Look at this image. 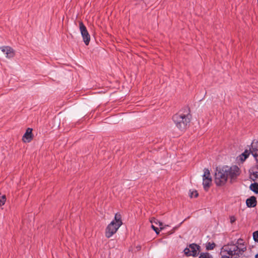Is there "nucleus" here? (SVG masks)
I'll return each instance as SVG.
<instances>
[{"label":"nucleus","mask_w":258,"mask_h":258,"mask_svg":"<svg viewBox=\"0 0 258 258\" xmlns=\"http://www.w3.org/2000/svg\"><path fill=\"white\" fill-rule=\"evenodd\" d=\"M191 118V115L188 107L180 110L172 118L176 127L181 132H184L189 126Z\"/></svg>","instance_id":"1"},{"label":"nucleus","mask_w":258,"mask_h":258,"mask_svg":"<svg viewBox=\"0 0 258 258\" xmlns=\"http://www.w3.org/2000/svg\"><path fill=\"white\" fill-rule=\"evenodd\" d=\"M243 240L239 238L235 243L233 242L224 245L221 248V252H226L229 255L238 258L246 250V246L242 242Z\"/></svg>","instance_id":"2"},{"label":"nucleus","mask_w":258,"mask_h":258,"mask_svg":"<svg viewBox=\"0 0 258 258\" xmlns=\"http://www.w3.org/2000/svg\"><path fill=\"white\" fill-rule=\"evenodd\" d=\"M222 167L227 179L229 178L230 183H233L236 181L237 177L240 174V168L237 166H229L225 165Z\"/></svg>","instance_id":"3"},{"label":"nucleus","mask_w":258,"mask_h":258,"mask_svg":"<svg viewBox=\"0 0 258 258\" xmlns=\"http://www.w3.org/2000/svg\"><path fill=\"white\" fill-rule=\"evenodd\" d=\"M222 167H217L215 171L214 180L217 186H223L227 181V178L225 175Z\"/></svg>","instance_id":"4"},{"label":"nucleus","mask_w":258,"mask_h":258,"mask_svg":"<svg viewBox=\"0 0 258 258\" xmlns=\"http://www.w3.org/2000/svg\"><path fill=\"white\" fill-rule=\"evenodd\" d=\"M200 248L201 247L199 245L192 243L188 245V247L185 248L183 251L187 256H192L196 257L198 255Z\"/></svg>","instance_id":"5"},{"label":"nucleus","mask_w":258,"mask_h":258,"mask_svg":"<svg viewBox=\"0 0 258 258\" xmlns=\"http://www.w3.org/2000/svg\"><path fill=\"white\" fill-rule=\"evenodd\" d=\"M79 28L83 41L86 45H88L90 41V35L88 32L86 27L82 21L79 22Z\"/></svg>","instance_id":"6"},{"label":"nucleus","mask_w":258,"mask_h":258,"mask_svg":"<svg viewBox=\"0 0 258 258\" xmlns=\"http://www.w3.org/2000/svg\"><path fill=\"white\" fill-rule=\"evenodd\" d=\"M119 227L114 223V221H112L110 224L108 225L105 229V236L107 238L111 237Z\"/></svg>","instance_id":"7"},{"label":"nucleus","mask_w":258,"mask_h":258,"mask_svg":"<svg viewBox=\"0 0 258 258\" xmlns=\"http://www.w3.org/2000/svg\"><path fill=\"white\" fill-rule=\"evenodd\" d=\"M0 49L6 54V57L8 58H12L15 56V50L9 46H1L0 47Z\"/></svg>","instance_id":"8"},{"label":"nucleus","mask_w":258,"mask_h":258,"mask_svg":"<svg viewBox=\"0 0 258 258\" xmlns=\"http://www.w3.org/2000/svg\"><path fill=\"white\" fill-rule=\"evenodd\" d=\"M249 150L257 160L258 157V141L253 140L251 144V147L249 148Z\"/></svg>","instance_id":"9"},{"label":"nucleus","mask_w":258,"mask_h":258,"mask_svg":"<svg viewBox=\"0 0 258 258\" xmlns=\"http://www.w3.org/2000/svg\"><path fill=\"white\" fill-rule=\"evenodd\" d=\"M33 138L32 128H28L23 136L22 140L25 143H29Z\"/></svg>","instance_id":"10"},{"label":"nucleus","mask_w":258,"mask_h":258,"mask_svg":"<svg viewBox=\"0 0 258 258\" xmlns=\"http://www.w3.org/2000/svg\"><path fill=\"white\" fill-rule=\"evenodd\" d=\"M249 171L250 178L255 181L258 178V165L253 166Z\"/></svg>","instance_id":"11"},{"label":"nucleus","mask_w":258,"mask_h":258,"mask_svg":"<svg viewBox=\"0 0 258 258\" xmlns=\"http://www.w3.org/2000/svg\"><path fill=\"white\" fill-rule=\"evenodd\" d=\"M256 199L254 196H251L246 201V206L249 208H253L256 206Z\"/></svg>","instance_id":"12"},{"label":"nucleus","mask_w":258,"mask_h":258,"mask_svg":"<svg viewBox=\"0 0 258 258\" xmlns=\"http://www.w3.org/2000/svg\"><path fill=\"white\" fill-rule=\"evenodd\" d=\"M203 184L204 189L207 191L211 185L212 182V178H203Z\"/></svg>","instance_id":"13"},{"label":"nucleus","mask_w":258,"mask_h":258,"mask_svg":"<svg viewBox=\"0 0 258 258\" xmlns=\"http://www.w3.org/2000/svg\"><path fill=\"white\" fill-rule=\"evenodd\" d=\"M150 222L152 223V224H155L158 225L160 227V230H163L164 229V227L163 226V224L162 222L159 221L158 219L154 217H152L150 220Z\"/></svg>","instance_id":"14"},{"label":"nucleus","mask_w":258,"mask_h":258,"mask_svg":"<svg viewBox=\"0 0 258 258\" xmlns=\"http://www.w3.org/2000/svg\"><path fill=\"white\" fill-rule=\"evenodd\" d=\"M112 221H114V223H115L118 227H119L122 224L121 217L119 214H115L114 218Z\"/></svg>","instance_id":"15"},{"label":"nucleus","mask_w":258,"mask_h":258,"mask_svg":"<svg viewBox=\"0 0 258 258\" xmlns=\"http://www.w3.org/2000/svg\"><path fill=\"white\" fill-rule=\"evenodd\" d=\"M250 153H251L249 150L246 149L244 152L239 156V160L242 162L244 161L248 158Z\"/></svg>","instance_id":"16"},{"label":"nucleus","mask_w":258,"mask_h":258,"mask_svg":"<svg viewBox=\"0 0 258 258\" xmlns=\"http://www.w3.org/2000/svg\"><path fill=\"white\" fill-rule=\"evenodd\" d=\"M249 188L255 194H258V183L254 182L251 183L249 186Z\"/></svg>","instance_id":"17"},{"label":"nucleus","mask_w":258,"mask_h":258,"mask_svg":"<svg viewBox=\"0 0 258 258\" xmlns=\"http://www.w3.org/2000/svg\"><path fill=\"white\" fill-rule=\"evenodd\" d=\"M199 258H212V256L208 252H202L200 254Z\"/></svg>","instance_id":"18"},{"label":"nucleus","mask_w":258,"mask_h":258,"mask_svg":"<svg viewBox=\"0 0 258 258\" xmlns=\"http://www.w3.org/2000/svg\"><path fill=\"white\" fill-rule=\"evenodd\" d=\"M204 171V173L203 175V178H205V177L211 178V177L210 176V172L208 169L205 168Z\"/></svg>","instance_id":"19"},{"label":"nucleus","mask_w":258,"mask_h":258,"mask_svg":"<svg viewBox=\"0 0 258 258\" xmlns=\"http://www.w3.org/2000/svg\"><path fill=\"white\" fill-rule=\"evenodd\" d=\"M215 246H216V244L215 243H211L210 242H208L206 246V249L207 250H212L215 247Z\"/></svg>","instance_id":"20"},{"label":"nucleus","mask_w":258,"mask_h":258,"mask_svg":"<svg viewBox=\"0 0 258 258\" xmlns=\"http://www.w3.org/2000/svg\"><path fill=\"white\" fill-rule=\"evenodd\" d=\"M6 202V197L5 195H3L0 197V207L5 205Z\"/></svg>","instance_id":"21"},{"label":"nucleus","mask_w":258,"mask_h":258,"mask_svg":"<svg viewBox=\"0 0 258 258\" xmlns=\"http://www.w3.org/2000/svg\"><path fill=\"white\" fill-rule=\"evenodd\" d=\"M198 192L197 190H194L192 191H190V197L191 198H192V197H195V198H197L198 197Z\"/></svg>","instance_id":"22"},{"label":"nucleus","mask_w":258,"mask_h":258,"mask_svg":"<svg viewBox=\"0 0 258 258\" xmlns=\"http://www.w3.org/2000/svg\"><path fill=\"white\" fill-rule=\"evenodd\" d=\"M253 238L255 242H258V231H255L253 233Z\"/></svg>","instance_id":"23"},{"label":"nucleus","mask_w":258,"mask_h":258,"mask_svg":"<svg viewBox=\"0 0 258 258\" xmlns=\"http://www.w3.org/2000/svg\"><path fill=\"white\" fill-rule=\"evenodd\" d=\"M151 227L154 230V231L156 233V234H158L159 233L160 230L157 227L155 226L154 225L152 224Z\"/></svg>","instance_id":"24"},{"label":"nucleus","mask_w":258,"mask_h":258,"mask_svg":"<svg viewBox=\"0 0 258 258\" xmlns=\"http://www.w3.org/2000/svg\"><path fill=\"white\" fill-rule=\"evenodd\" d=\"M182 222H181L178 226H175V227H174L173 228V230L175 231V230L176 229H177V228H178L180 226V225L182 223Z\"/></svg>","instance_id":"25"},{"label":"nucleus","mask_w":258,"mask_h":258,"mask_svg":"<svg viewBox=\"0 0 258 258\" xmlns=\"http://www.w3.org/2000/svg\"><path fill=\"white\" fill-rule=\"evenodd\" d=\"M232 256H231V257H229V256H227V255H223L222 256V257L221 258H232Z\"/></svg>","instance_id":"26"},{"label":"nucleus","mask_w":258,"mask_h":258,"mask_svg":"<svg viewBox=\"0 0 258 258\" xmlns=\"http://www.w3.org/2000/svg\"><path fill=\"white\" fill-rule=\"evenodd\" d=\"M230 220H231V222L233 223L235 221V220L234 218L231 217Z\"/></svg>","instance_id":"27"},{"label":"nucleus","mask_w":258,"mask_h":258,"mask_svg":"<svg viewBox=\"0 0 258 258\" xmlns=\"http://www.w3.org/2000/svg\"><path fill=\"white\" fill-rule=\"evenodd\" d=\"M174 232V231L172 229V230L170 232V234L173 233Z\"/></svg>","instance_id":"28"},{"label":"nucleus","mask_w":258,"mask_h":258,"mask_svg":"<svg viewBox=\"0 0 258 258\" xmlns=\"http://www.w3.org/2000/svg\"><path fill=\"white\" fill-rule=\"evenodd\" d=\"M255 258H258V253L255 255Z\"/></svg>","instance_id":"29"},{"label":"nucleus","mask_w":258,"mask_h":258,"mask_svg":"<svg viewBox=\"0 0 258 258\" xmlns=\"http://www.w3.org/2000/svg\"><path fill=\"white\" fill-rule=\"evenodd\" d=\"M145 3H146V0H143Z\"/></svg>","instance_id":"30"}]
</instances>
